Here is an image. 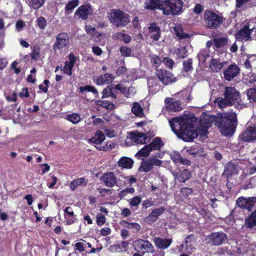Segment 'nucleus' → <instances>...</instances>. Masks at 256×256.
Segmentation results:
<instances>
[{"mask_svg": "<svg viewBox=\"0 0 256 256\" xmlns=\"http://www.w3.org/2000/svg\"><path fill=\"white\" fill-rule=\"evenodd\" d=\"M190 120L186 116L173 118L169 121L172 130L180 138L186 142L192 141L200 136H206L208 129L214 122L217 126L222 134L225 136H232L235 130L236 118L235 113L228 112L220 116H205L200 126L196 131L190 124Z\"/></svg>", "mask_w": 256, "mask_h": 256, "instance_id": "obj_1", "label": "nucleus"}, {"mask_svg": "<svg viewBox=\"0 0 256 256\" xmlns=\"http://www.w3.org/2000/svg\"><path fill=\"white\" fill-rule=\"evenodd\" d=\"M174 53L176 54L180 58H184L188 56V52L185 47H180L176 49Z\"/></svg>", "mask_w": 256, "mask_h": 256, "instance_id": "obj_49", "label": "nucleus"}, {"mask_svg": "<svg viewBox=\"0 0 256 256\" xmlns=\"http://www.w3.org/2000/svg\"><path fill=\"white\" fill-rule=\"evenodd\" d=\"M109 18L110 22L118 27L126 26L130 21L128 14L117 10H110L109 12Z\"/></svg>", "mask_w": 256, "mask_h": 256, "instance_id": "obj_3", "label": "nucleus"}, {"mask_svg": "<svg viewBox=\"0 0 256 256\" xmlns=\"http://www.w3.org/2000/svg\"><path fill=\"white\" fill-rule=\"evenodd\" d=\"M66 119L73 124H77L81 120V118L80 114L77 113L68 114L66 116Z\"/></svg>", "mask_w": 256, "mask_h": 256, "instance_id": "obj_37", "label": "nucleus"}, {"mask_svg": "<svg viewBox=\"0 0 256 256\" xmlns=\"http://www.w3.org/2000/svg\"><path fill=\"white\" fill-rule=\"evenodd\" d=\"M190 176L189 170H184L177 175V179L181 182H184Z\"/></svg>", "mask_w": 256, "mask_h": 256, "instance_id": "obj_43", "label": "nucleus"}, {"mask_svg": "<svg viewBox=\"0 0 256 256\" xmlns=\"http://www.w3.org/2000/svg\"><path fill=\"white\" fill-rule=\"evenodd\" d=\"M164 212V208H162L154 210L149 215L145 218V222L148 224H152Z\"/></svg>", "mask_w": 256, "mask_h": 256, "instance_id": "obj_22", "label": "nucleus"}, {"mask_svg": "<svg viewBox=\"0 0 256 256\" xmlns=\"http://www.w3.org/2000/svg\"><path fill=\"white\" fill-rule=\"evenodd\" d=\"M244 225L247 228H252L256 226V210L246 218Z\"/></svg>", "mask_w": 256, "mask_h": 256, "instance_id": "obj_29", "label": "nucleus"}, {"mask_svg": "<svg viewBox=\"0 0 256 256\" xmlns=\"http://www.w3.org/2000/svg\"><path fill=\"white\" fill-rule=\"evenodd\" d=\"M136 250L141 252L142 254L146 252H153L154 247L152 244L147 240L139 239L134 242Z\"/></svg>", "mask_w": 256, "mask_h": 256, "instance_id": "obj_7", "label": "nucleus"}, {"mask_svg": "<svg viewBox=\"0 0 256 256\" xmlns=\"http://www.w3.org/2000/svg\"><path fill=\"white\" fill-rule=\"evenodd\" d=\"M148 30L151 38L155 40H158L160 36V28L152 24L149 26Z\"/></svg>", "mask_w": 256, "mask_h": 256, "instance_id": "obj_30", "label": "nucleus"}, {"mask_svg": "<svg viewBox=\"0 0 256 256\" xmlns=\"http://www.w3.org/2000/svg\"><path fill=\"white\" fill-rule=\"evenodd\" d=\"M115 88L118 90H120L123 94H125V96L127 97H130L134 95L136 91V89L134 87H129L126 88L124 86L122 85L118 84L115 86Z\"/></svg>", "mask_w": 256, "mask_h": 256, "instance_id": "obj_26", "label": "nucleus"}, {"mask_svg": "<svg viewBox=\"0 0 256 256\" xmlns=\"http://www.w3.org/2000/svg\"><path fill=\"white\" fill-rule=\"evenodd\" d=\"M44 2V0H31V6L34 9L40 8Z\"/></svg>", "mask_w": 256, "mask_h": 256, "instance_id": "obj_54", "label": "nucleus"}, {"mask_svg": "<svg viewBox=\"0 0 256 256\" xmlns=\"http://www.w3.org/2000/svg\"><path fill=\"white\" fill-rule=\"evenodd\" d=\"M165 102L168 110L178 111L181 109L180 101H174L171 98H167L165 99Z\"/></svg>", "mask_w": 256, "mask_h": 256, "instance_id": "obj_23", "label": "nucleus"}, {"mask_svg": "<svg viewBox=\"0 0 256 256\" xmlns=\"http://www.w3.org/2000/svg\"><path fill=\"white\" fill-rule=\"evenodd\" d=\"M132 112L136 116L142 117L144 115L143 110L141 106L138 103H134Z\"/></svg>", "mask_w": 256, "mask_h": 256, "instance_id": "obj_40", "label": "nucleus"}, {"mask_svg": "<svg viewBox=\"0 0 256 256\" xmlns=\"http://www.w3.org/2000/svg\"><path fill=\"white\" fill-rule=\"evenodd\" d=\"M240 97L239 92L232 87H226L224 94V98H217L214 102L220 108H223L226 106L234 104L238 100Z\"/></svg>", "mask_w": 256, "mask_h": 256, "instance_id": "obj_2", "label": "nucleus"}, {"mask_svg": "<svg viewBox=\"0 0 256 256\" xmlns=\"http://www.w3.org/2000/svg\"><path fill=\"white\" fill-rule=\"evenodd\" d=\"M248 99L250 102H256V87L250 88L247 92Z\"/></svg>", "mask_w": 256, "mask_h": 256, "instance_id": "obj_44", "label": "nucleus"}, {"mask_svg": "<svg viewBox=\"0 0 256 256\" xmlns=\"http://www.w3.org/2000/svg\"><path fill=\"white\" fill-rule=\"evenodd\" d=\"M224 66V63L218 60L212 59L210 64V68L214 72H218Z\"/></svg>", "mask_w": 256, "mask_h": 256, "instance_id": "obj_34", "label": "nucleus"}, {"mask_svg": "<svg viewBox=\"0 0 256 256\" xmlns=\"http://www.w3.org/2000/svg\"><path fill=\"white\" fill-rule=\"evenodd\" d=\"M114 78V75L110 74H106L104 75H100L94 80L98 85H102L112 82Z\"/></svg>", "mask_w": 256, "mask_h": 256, "instance_id": "obj_20", "label": "nucleus"}, {"mask_svg": "<svg viewBox=\"0 0 256 256\" xmlns=\"http://www.w3.org/2000/svg\"><path fill=\"white\" fill-rule=\"evenodd\" d=\"M56 40L54 44L53 49L55 52L66 46L69 43L68 35L66 32L60 33L56 36Z\"/></svg>", "mask_w": 256, "mask_h": 256, "instance_id": "obj_10", "label": "nucleus"}, {"mask_svg": "<svg viewBox=\"0 0 256 256\" xmlns=\"http://www.w3.org/2000/svg\"><path fill=\"white\" fill-rule=\"evenodd\" d=\"M102 128L104 132L106 135L110 138H114L116 136V132L111 128L104 127H102Z\"/></svg>", "mask_w": 256, "mask_h": 256, "instance_id": "obj_53", "label": "nucleus"}, {"mask_svg": "<svg viewBox=\"0 0 256 256\" xmlns=\"http://www.w3.org/2000/svg\"><path fill=\"white\" fill-rule=\"evenodd\" d=\"M164 0H146L144 2V8L148 10H160L163 12Z\"/></svg>", "mask_w": 256, "mask_h": 256, "instance_id": "obj_11", "label": "nucleus"}, {"mask_svg": "<svg viewBox=\"0 0 256 256\" xmlns=\"http://www.w3.org/2000/svg\"><path fill=\"white\" fill-rule=\"evenodd\" d=\"M152 150L148 145L144 146L143 148H141L136 154V156L139 159L142 158H146L150 156V153Z\"/></svg>", "mask_w": 256, "mask_h": 256, "instance_id": "obj_32", "label": "nucleus"}, {"mask_svg": "<svg viewBox=\"0 0 256 256\" xmlns=\"http://www.w3.org/2000/svg\"><path fill=\"white\" fill-rule=\"evenodd\" d=\"M240 72V69L236 65H230L224 71V74L225 78L228 80H230L236 76Z\"/></svg>", "mask_w": 256, "mask_h": 256, "instance_id": "obj_19", "label": "nucleus"}, {"mask_svg": "<svg viewBox=\"0 0 256 256\" xmlns=\"http://www.w3.org/2000/svg\"><path fill=\"white\" fill-rule=\"evenodd\" d=\"M141 202V198L138 196H136L130 200L129 202L131 206H138Z\"/></svg>", "mask_w": 256, "mask_h": 256, "instance_id": "obj_58", "label": "nucleus"}, {"mask_svg": "<svg viewBox=\"0 0 256 256\" xmlns=\"http://www.w3.org/2000/svg\"><path fill=\"white\" fill-rule=\"evenodd\" d=\"M204 20L206 26L210 28L218 27L222 22V18L212 11H206L204 13Z\"/></svg>", "mask_w": 256, "mask_h": 256, "instance_id": "obj_5", "label": "nucleus"}, {"mask_svg": "<svg viewBox=\"0 0 256 256\" xmlns=\"http://www.w3.org/2000/svg\"><path fill=\"white\" fill-rule=\"evenodd\" d=\"M240 170V168L238 166L230 162L225 168V170L223 172V176L228 178L232 176L238 174Z\"/></svg>", "mask_w": 256, "mask_h": 256, "instance_id": "obj_18", "label": "nucleus"}, {"mask_svg": "<svg viewBox=\"0 0 256 256\" xmlns=\"http://www.w3.org/2000/svg\"><path fill=\"white\" fill-rule=\"evenodd\" d=\"M76 61V58L73 54H70L68 60L65 62V66L63 68V71L65 74L70 76L72 74V70Z\"/></svg>", "mask_w": 256, "mask_h": 256, "instance_id": "obj_21", "label": "nucleus"}, {"mask_svg": "<svg viewBox=\"0 0 256 256\" xmlns=\"http://www.w3.org/2000/svg\"><path fill=\"white\" fill-rule=\"evenodd\" d=\"M151 62L153 66L156 68H158L162 60L158 56H153L151 58Z\"/></svg>", "mask_w": 256, "mask_h": 256, "instance_id": "obj_57", "label": "nucleus"}, {"mask_svg": "<svg viewBox=\"0 0 256 256\" xmlns=\"http://www.w3.org/2000/svg\"><path fill=\"white\" fill-rule=\"evenodd\" d=\"M40 50L38 46H34L31 54L32 58L37 60L40 56Z\"/></svg>", "mask_w": 256, "mask_h": 256, "instance_id": "obj_52", "label": "nucleus"}, {"mask_svg": "<svg viewBox=\"0 0 256 256\" xmlns=\"http://www.w3.org/2000/svg\"><path fill=\"white\" fill-rule=\"evenodd\" d=\"M186 151L192 155H198L202 154V151L198 144H194L188 148Z\"/></svg>", "mask_w": 256, "mask_h": 256, "instance_id": "obj_46", "label": "nucleus"}, {"mask_svg": "<svg viewBox=\"0 0 256 256\" xmlns=\"http://www.w3.org/2000/svg\"><path fill=\"white\" fill-rule=\"evenodd\" d=\"M120 52L122 56H130L131 54V50L126 46H122L120 48Z\"/></svg>", "mask_w": 256, "mask_h": 256, "instance_id": "obj_59", "label": "nucleus"}, {"mask_svg": "<svg viewBox=\"0 0 256 256\" xmlns=\"http://www.w3.org/2000/svg\"><path fill=\"white\" fill-rule=\"evenodd\" d=\"M105 140L104 134L100 130H98L96 132L94 135L89 140L90 142L100 144H102Z\"/></svg>", "mask_w": 256, "mask_h": 256, "instance_id": "obj_25", "label": "nucleus"}, {"mask_svg": "<svg viewBox=\"0 0 256 256\" xmlns=\"http://www.w3.org/2000/svg\"><path fill=\"white\" fill-rule=\"evenodd\" d=\"M242 139L244 142L256 140V126L248 128L242 134Z\"/></svg>", "mask_w": 256, "mask_h": 256, "instance_id": "obj_17", "label": "nucleus"}, {"mask_svg": "<svg viewBox=\"0 0 256 256\" xmlns=\"http://www.w3.org/2000/svg\"><path fill=\"white\" fill-rule=\"evenodd\" d=\"M121 224L128 228L133 230L134 232H137L140 229V225L137 223H129L127 221L122 220Z\"/></svg>", "mask_w": 256, "mask_h": 256, "instance_id": "obj_38", "label": "nucleus"}, {"mask_svg": "<svg viewBox=\"0 0 256 256\" xmlns=\"http://www.w3.org/2000/svg\"><path fill=\"white\" fill-rule=\"evenodd\" d=\"M114 36L116 38L123 40L126 43H128L131 40V38L128 35L122 32H117Z\"/></svg>", "mask_w": 256, "mask_h": 256, "instance_id": "obj_45", "label": "nucleus"}, {"mask_svg": "<svg viewBox=\"0 0 256 256\" xmlns=\"http://www.w3.org/2000/svg\"><path fill=\"white\" fill-rule=\"evenodd\" d=\"M106 222V218L102 214H98L96 216V222L98 226H102Z\"/></svg>", "mask_w": 256, "mask_h": 256, "instance_id": "obj_60", "label": "nucleus"}, {"mask_svg": "<svg viewBox=\"0 0 256 256\" xmlns=\"http://www.w3.org/2000/svg\"><path fill=\"white\" fill-rule=\"evenodd\" d=\"M162 164V161L155 157H150L149 158L142 162L139 170L140 172H150L154 166H160Z\"/></svg>", "mask_w": 256, "mask_h": 256, "instance_id": "obj_6", "label": "nucleus"}, {"mask_svg": "<svg viewBox=\"0 0 256 256\" xmlns=\"http://www.w3.org/2000/svg\"><path fill=\"white\" fill-rule=\"evenodd\" d=\"M92 13V10L90 5H84L80 6L75 12L74 14L82 20H86Z\"/></svg>", "mask_w": 256, "mask_h": 256, "instance_id": "obj_14", "label": "nucleus"}, {"mask_svg": "<svg viewBox=\"0 0 256 256\" xmlns=\"http://www.w3.org/2000/svg\"><path fill=\"white\" fill-rule=\"evenodd\" d=\"M170 156L172 160L175 162H178L181 158L180 154L176 152H172Z\"/></svg>", "mask_w": 256, "mask_h": 256, "instance_id": "obj_62", "label": "nucleus"}, {"mask_svg": "<svg viewBox=\"0 0 256 256\" xmlns=\"http://www.w3.org/2000/svg\"><path fill=\"white\" fill-rule=\"evenodd\" d=\"M87 181L85 178H77L72 180L70 184V188L72 190H74L78 186H82L86 185Z\"/></svg>", "mask_w": 256, "mask_h": 256, "instance_id": "obj_36", "label": "nucleus"}, {"mask_svg": "<svg viewBox=\"0 0 256 256\" xmlns=\"http://www.w3.org/2000/svg\"><path fill=\"white\" fill-rule=\"evenodd\" d=\"M96 104L108 110L114 108V105L107 100H98L96 102Z\"/></svg>", "mask_w": 256, "mask_h": 256, "instance_id": "obj_47", "label": "nucleus"}, {"mask_svg": "<svg viewBox=\"0 0 256 256\" xmlns=\"http://www.w3.org/2000/svg\"><path fill=\"white\" fill-rule=\"evenodd\" d=\"M256 202V197H250L248 198H239L237 200V204L239 207L245 208L250 210Z\"/></svg>", "mask_w": 256, "mask_h": 256, "instance_id": "obj_13", "label": "nucleus"}, {"mask_svg": "<svg viewBox=\"0 0 256 256\" xmlns=\"http://www.w3.org/2000/svg\"><path fill=\"white\" fill-rule=\"evenodd\" d=\"M190 239V236H188L186 238L184 243L182 244V250L184 252L191 254L194 252V248L191 242H189L188 240Z\"/></svg>", "mask_w": 256, "mask_h": 256, "instance_id": "obj_31", "label": "nucleus"}, {"mask_svg": "<svg viewBox=\"0 0 256 256\" xmlns=\"http://www.w3.org/2000/svg\"><path fill=\"white\" fill-rule=\"evenodd\" d=\"M174 34L177 37L180 39L185 38L188 36V35L184 33L182 27L180 26H176L174 28Z\"/></svg>", "mask_w": 256, "mask_h": 256, "instance_id": "obj_42", "label": "nucleus"}, {"mask_svg": "<svg viewBox=\"0 0 256 256\" xmlns=\"http://www.w3.org/2000/svg\"><path fill=\"white\" fill-rule=\"evenodd\" d=\"M78 4V0H72L68 2L66 6V10L71 12L74 8L76 7Z\"/></svg>", "mask_w": 256, "mask_h": 256, "instance_id": "obj_51", "label": "nucleus"}, {"mask_svg": "<svg viewBox=\"0 0 256 256\" xmlns=\"http://www.w3.org/2000/svg\"><path fill=\"white\" fill-rule=\"evenodd\" d=\"M159 80L165 84H172L176 82V78L170 72L164 70H158L156 73Z\"/></svg>", "mask_w": 256, "mask_h": 256, "instance_id": "obj_8", "label": "nucleus"}, {"mask_svg": "<svg viewBox=\"0 0 256 256\" xmlns=\"http://www.w3.org/2000/svg\"><path fill=\"white\" fill-rule=\"evenodd\" d=\"M163 62L166 66L169 68H172L174 64V61L168 58H164Z\"/></svg>", "mask_w": 256, "mask_h": 256, "instance_id": "obj_64", "label": "nucleus"}, {"mask_svg": "<svg viewBox=\"0 0 256 256\" xmlns=\"http://www.w3.org/2000/svg\"><path fill=\"white\" fill-rule=\"evenodd\" d=\"M110 96H112V97L115 98V96L114 94H112V90L110 87H107L106 88H104L102 92V98L106 97H108Z\"/></svg>", "mask_w": 256, "mask_h": 256, "instance_id": "obj_61", "label": "nucleus"}, {"mask_svg": "<svg viewBox=\"0 0 256 256\" xmlns=\"http://www.w3.org/2000/svg\"><path fill=\"white\" fill-rule=\"evenodd\" d=\"M148 86L149 92L152 94H155L160 90V86L157 84V80L152 78L148 80Z\"/></svg>", "mask_w": 256, "mask_h": 256, "instance_id": "obj_28", "label": "nucleus"}, {"mask_svg": "<svg viewBox=\"0 0 256 256\" xmlns=\"http://www.w3.org/2000/svg\"><path fill=\"white\" fill-rule=\"evenodd\" d=\"M100 180L106 186L110 188L113 187L117 183V178L113 172H108L104 174Z\"/></svg>", "mask_w": 256, "mask_h": 256, "instance_id": "obj_12", "label": "nucleus"}, {"mask_svg": "<svg viewBox=\"0 0 256 256\" xmlns=\"http://www.w3.org/2000/svg\"><path fill=\"white\" fill-rule=\"evenodd\" d=\"M210 52L208 49L202 50L198 54L199 60L204 62L206 58L209 56Z\"/></svg>", "mask_w": 256, "mask_h": 256, "instance_id": "obj_48", "label": "nucleus"}, {"mask_svg": "<svg viewBox=\"0 0 256 256\" xmlns=\"http://www.w3.org/2000/svg\"><path fill=\"white\" fill-rule=\"evenodd\" d=\"M136 132H130L128 134L125 140L126 145L127 146H132L136 143Z\"/></svg>", "mask_w": 256, "mask_h": 256, "instance_id": "obj_39", "label": "nucleus"}, {"mask_svg": "<svg viewBox=\"0 0 256 256\" xmlns=\"http://www.w3.org/2000/svg\"><path fill=\"white\" fill-rule=\"evenodd\" d=\"M25 25L26 24L24 22L21 20H18L16 24V28L17 31H21L23 29Z\"/></svg>", "mask_w": 256, "mask_h": 256, "instance_id": "obj_63", "label": "nucleus"}, {"mask_svg": "<svg viewBox=\"0 0 256 256\" xmlns=\"http://www.w3.org/2000/svg\"><path fill=\"white\" fill-rule=\"evenodd\" d=\"M148 146L152 150H158L162 146V141L160 138L157 137Z\"/></svg>", "mask_w": 256, "mask_h": 256, "instance_id": "obj_41", "label": "nucleus"}, {"mask_svg": "<svg viewBox=\"0 0 256 256\" xmlns=\"http://www.w3.org/2000/svg\"><path fill=\"white\" fill-rule=\"evenodd\" d=\"M154 242L158 248L165 249L170 245L172 240L170 238L162 239L159 238H155L154 239Z\"/></svg>", "mask_w": 256, "mask_h": 256, "instance_id": "obj_24", "label": "nucleus"}, {"mask_svg": "<svg viewBox=\"0 0 256 256\" xmlns=\"http://www.w3.org/2000/svg\"><path fill=\"white\" fill-rule=\"evenodd\" d=\"M254 28L250 29L249 25H246L240 30L236 34V38L241 40H248L251 38L250 34L253 32Z\"/></svg>", "mask_w": 256, "mask_h": 256, "instance_id": "obj_16", "label": "nucleus"}, {"mask_svg": "<svg viewBox=\"0 0 256 256\" xmlns=\"http://www.w3.org/2000/svg\"><path fill=\"white\" fill-rule=\"evenodd\" d=\"M183 2L182 0H164L163 14L176 15L182 12Z\"/></svg>", "mask_w": 256, "mask_h": 256, "instance_id": "obj_4", "label": "nucleus"}, {"mask_svg": "<svg viewBox=\"0 0 256 256\" xmlns=\"http://www.w3.org/2000/svg\"><path fill=\"white\" fill-rule=\"evenodd\" d=\"M36 22L38 25V26L40 29H44L46 26V21L43 17H40L36 20Z\"/></svg>", "mask_w": 256, "mask_h": 256, "instance_id": "obj_56", "label": "nucleus"}, {"mask_svg": "<svg viewBox=\"0 0 256 256\" xmlns=\"http://www.w3.org/2000/svg\"><path fill=\"white\" fill-rule=\"evenodd\" d=\"M150 138L147 134L136 132V143L138 144H146L150 142Z\"/></svg>", "mask_w": 256, "mask_h": 256, "instance_id": "obj_33", "label": "nucleus"}, {"mask_svg": "<svg viewBox=\"0 0 256 256\" xmlns=\"http://www.w3.org/2000/svg\"><path fill=\"white\" fill-rule=\"evenodd\" d=\"M192 59L184 61L183 62V70L186 72H189L192 70Z\"/></svg>", "mask_w": 256, "mask_h": 256, "instance_id": "obj_50", "label": "nucleus"}, {"mask_svg": "<svg viewBox=\"0 0 256 256\" xmlns=\"http://www.w3.org/2000/svg\"><path fill=\"white\" fill-rule=\"evenodd\" d=\"M128 245V243L126 242H123L120 244L112 246L110 250L112 251L120 252V247L126 248Z\"/></svg>", "mask_w": 256, "mask_h": 256, "instance_id": "obj_55", "label": "nucleus"}, {"mask_svg": "<svg viewBox=\"0 0 256 256\" xmlns=\"http://www.w3.org/2000/svg\"><path fill=\"white\" fill-rule=\"evenodd\" d=\"M213 42L217 48L223 47L229 43L228 40L226 37L214 38Z\"/></svg>", "mask_w": 256, "mask_h": 256, "instance_id": "obj_35", "label": "nucleus"}, {"mask_svg": "<svg viewBox=\"0 0 256 256\" xmlns=\"http://www.w3.org/2000/svg\"><path fill=\"white\" fill-rule=\"evenodd\" d=\"M85 30L86 33L91 36L96 42H100L105 38V35L102 32L98 33L94 28L90 26H86Z\"/></svg>", "mask_w": 256, "mask_h": 256, "instance_id": "obj_15", "label": "nucleus"}, {"mask_svg": "<svg viewBox=\"0 0 256 256\" xmlns=\"http://www.w3.org/2000/svg\"><path fill=\"white\" fill-rule=\"evenodd\" d=\"M206 240L211 244L219 246L227 240V236L223 232H214L208 235Z\"/></svg>", "mask_w": 256, "mask_h": 256, "instance_id": "obj_9", "label": "nucleus"}, {"mask_svg": "<svg viewBox=\"0 0 256 256\" xmlns=\"http://www.w3.org/2000/svg\"><path fill=\"white\" fill-rule=\"evenodd\" d=\"M134 164V161L132 159L123 156L118 161V166L124 168H132Z\"/></svg>", "mask_w": 256, "mask_h": 256, "instance_id": "obj_27", "label": "nucleus"}]
</instances>
